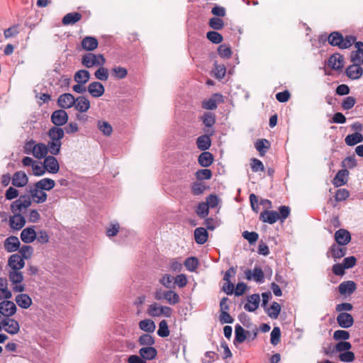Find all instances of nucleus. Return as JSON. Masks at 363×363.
<instances>
[{
  "label": "nucleus",
  "instance_id": "f257e3e1",
  "mask_svg": "<svg viewBox=\"0 0 363 363\" xmlns=\"http://www.w3.org/2000/svg\"><path fill=\"white\" fill-rule=\"evenodd\" d=\"M23 148L26 154H31L34 157L38 160L45 158L48 153L46 144L43 143H37L33 140L27 141Z\"/></svg>",
  "mask_w": 363,
  "mask_h": 363
},
{
  "label": "nucleus",
  "instance_id": "f03ea898",
  "mask_svg": "<svg viewBox=\"0 0 363 363\" xmlns=\"http://www.w3.org/2000/svg\"><path fill=\"white\" fill-rule=\"evenodd\" d=\"M106 63V59L102 54L87 53L82 56V64L86 68L103 66Z\"/></svg>",
  "mask_w": 363,
  "mask_h": 363
},
{
  "label": "nucleus",
  "instance_id": "7ed1b4c3",
  "mask_svg": "<svg viewBox=\"0 0 363 363\" xmlns=\"http://www.w3.org/2000/svg\"><path fill=\"white\" fill-rule=\"evenodd\" d=\"M8 276L14 292H23L25 290V285L23 284L24 277L21 270L8 271Z\"/></svg>",
  "mask_w": 363,
  "mask_h": 363
},
{
  "label": "nucleus",
  "instance_id": "20e7f679",
  "mask_svg": "<svg viewBox=\"0 0 363 363\" xmlns=\"http://www.w3.org/2000/svg\"><path fill=\"white\" fill-rule=\"evenodd\" d=\"M32 203L31 199L28 196H21L20 199L13 201L11 205V210L13 213H20L23 209L28 208Z\"/></svg>",
  "mask_w": 363,
  "mask_h": 363
},
{
  "label": "nucleus",
  "instance_id": "39448f33",
  "mask_svg": "<svg viewBox=\"0 0 363 363\" xmlns=\"http://www.w3.org/2000/svg\"><path fill=\"white\" fill-rule=\"evenodd\" d=\"M20 324L13 318H6L3 319L2 329L7 333L14 335L20 331Z\"/></svg>",
  "mask_w": 363,
  "mask_h": 363
},
{
  "label": "nucleus",
  "instance_id": "423d86ee",
  "mask_svg": "<svg viewBox=\"0 0 363 363\" xmlns=\"http://www.w3.org/2000/svg\"><path fill=\"white\" fill-rule=\"evenodd\" d=\"M9 271L21 270L25 267V261L19 254L11 255L8 260Z\"/></svg>",
  "mask_w": 363,
  "mask_h": 363
},
{
  "label": "nucleus",
  "instance_id": "0eeeda50",
  "mask_svg": "<svg viewBox=\"0 0 363 363\" xmlns=\"http://www.w3.org/2000/svg\"><path fill=\"white\" fill-rule=\"evenodd\" d=\"M16 304L8 299H5L0 303V313L4 317L9 318L13 315L16 312Z\"/></svg>",
  "mask_w": 363,
  "mask_h": 363
},
{
  "label": "nucleus",
  "instance_id": "6e6552de",
  "mask_svg": "<svg viewBox=\"0 0 363 363\" xmlns=\"http://www.w3.org/2000/svg\"><path fill=\"white\" fill-rule=\"evenodd\" d=\"M31 200L36 203H42L47 201L48 194L45 191L40 189H38L36 186L30 187L29 189Z\"/></svg>",
  "mask_w": 363,
  "mask_h": 363
},
{
  "label": "nucleus",
  "instance_id": "1a4fd4ad",
  "mask_svg": "<svg viewBox=\"0 0 363 363\" xmlns=\"http://www.w3.org/2000/svg\"><path fill=\"white\" fill-rule=\"evenodd\" d=\"M87 91L92 97L99 98L104 95L105 88L101 82L95 81L88 85Z\"/></svg>",
  "mask_w": 363,
  "mask_h": 363
},
{
  "label": "nucleus",
  "instance_id": "9d476101",
  "mask_svg": "<svg viewBox=\"0 0 363 363\" xmlns=\"http://www.w3.org/2000/svg\"><path fill=\"white\" fill-rule=\"evenodd\" d=\"M46 171L50 174H57L60 170V164L54 155L45 157L43 161Z\"/></svg>",
  "mask_w": 363,
  "mask_h": 363
},
{
  "label": "nucleus",
  "instance_id": "9b49d317",
  "mask_svg": "<svg viewBox=\"0 0 363 363\" xmlns=\"http://www.w3.org/2000/svg\"><path fill=\"white\" fill-rule=\"evenodd\" d=\"M354 47L356 50L351 52L350 55V61L352 63L363 64V43L362 42H357L354 43Z\"/></svg>",
  "mask_w": 363,
  "mask_h": 363
},
{
  "label": "nucleus",
  "instance_id": "f8f14e48",
  "mask_svg": "<svg viewBox=\"0 0 363 363\" xmlns=\"http://www.w3.org/2000/svg\"><path fill=\"white\" fill-rule=\"evenodd\" d=\"M51 121L55 125L61 126L67 122L68 115L65 110L59 109L52 113Z\"/></svg>",
  "mask_w": 363,
  "mask_h": 363
},
{
  "label": "nucleus",
  "instance_id": "ddd939ff",
  "mask_svg": "<svg viewBox=\"0 0 363 363\" xmlns=\"http://www.w3.org/2000/svg\"><path fill=\"white\" fill-rule=\"evenodd\" d=\"M361 65L352 63V65L348 66L346 69L347 76L352 80L359 79L363 74V69Z\"/></svg>",
  "mask_w": 363,
  "mask_h": 363
},
{
  "label": "nucleus",
  "instance_id": "4468645a",
  "mask_svg": "<svg viewBox=\"0 0 363 363\" xmlns=\"http://www.w3.org/2000/svg\"><path fill=\"white\" fill-rule=\"evenodd\" d=\"M75 98L71 94H63L58 98L57 104L62 108H69L74 106Z\"/></svg>",
  "mask_w": 363,
  "mask_h": 363
},
{
  "label": "nucleus",
  "instance_id": "2eb2a0df",
  "mask_svg": "<svg viewBox=\"0 0 363 363\" xmlns=\"http://www.w3.org/2000/svg\"><path fill=\"white\" fill-rule=\"evenodd\" d=\"M337 322L340 327L342 328H349L354 324V318L350 313H340L337 316Z\"/></svg>",
  "mask_w": 363,
  "mask_h": 363
},
{
  "label": "nucleus",
  "instance_id": "dca6fc26",
  "mask_svg": "<svg viewBox=\"0 0 363 363\" xmlns=\"http://www.w3.org/2000/svg\"><path fill=\"white\" fill-rule=\"evenodd\" d=\"M26 224L24 217L20 213H13L9 219L10 227L13 230H20Z\"/></svg>",
  "mask_w": 363,
  "mask_h": 363
},
{
  "label": "nucleus",
  "instance_id": "f3484780",
  "mask_svg": "<svg viewBox=\"0 0 363 363\" xmlns=\"http://www.w3.org/2000/svg\"><path fill=\"white\" fill-rule=\"evenodd\" d=\"M343 57L339 53H335L328 59V66L334 70H340L343 67Z\"/></svg>",
  "mask_w": 363,
  "mask_h": 363
},
{
  "label": "nucleus",
  "instance_id": "a211bd4d",
  "mask_svg": "<svg viewBox=\"0 0 363 363\" xmlns=\"http://www.w3.org/2000/svg\"><path fill=\"white\" fill-rule=\"evenodd\" d=\"M75 101L74 106L77 111L84 113L90 108V101L87 97L81 96L76 98Z\"/></svg>",
  "mask_w": 363,
  "mask_h": 363
},
{
  "label": "nucleus",
  "instance_id": "6ab92c4d",
  "mask_svg": "<svg viewBox=\"0 0 363 363\" xmlns=\"http://www.w3.org/2000/svg\"><path fill=\"white\" fill-rule=\"evenodd\" d=\"M28 182L27 174L22 171L16 172L12 178V184L17 187L25 186Z\"/></svg>",
  "mask_w": 363,
  "mask_h": 363
},
{
  "label": "nucleus",
  "instance_id": "aec40b11",
  "mask_svg": "<svg viewBox=\"0 0 363 363\" xmlns=\"http://www.w3.org/2000/svg\"><path fill=\"white\" fill-rule=\"evenodd\" d=\"M48 135L50 141L62 143L61 140L64 138L65 131L61 128L52 127L49 130Z\"/></svg>",
  "mask_w": 363,
  "mask_h": 363
},
{
  "label": "nucleus",
  "instance_id": "412c9836",
  "mask_svg": "<svg viewBox=\"0 0 363 363\" xmlns=\"http://www.w3.org/2000/svg\"><path fill=\"white\" fill-rule=\"evenodd\" d=\"M222 101V96L218 94L213 95L210 99L202 102V107L206 110H213L217 107V104Z\"/></svg>",
  "mask_w": 363,
  "mask_h": 363
},
{
  "label": "nucleus",
  "instance_id": "4be33fe9",
  "mask_svg": "<svg viewBox=\"0 0 363 363\" xmlns=\"http://www.w3.org/2000/svg\"><path fill=\"white\" fill-rule=\"evenodd\" d=\"M20 241L16 236H10L5 240L4 248L9 252H16L20 247Z\"/></svg>",
  "mask_w": 363,
  "mask_h": 363
},
{
  "label": "nucleus",
  "instance_id": "5701e85b",
  "mask_svg": "<svg viewBox=\"0 0 363 363\" xmlns=\"http://www.w3.org/2000/svg\"><path fill=\"white\" fill-rule=\"evenodd\" d=\"M335 239L339 245H345L351 240L350 233L345 229H340L335 232Z\"/></svg>",
  "mask_w": 363,
  "mask_h": 363
},
{
  "label": "nucleus",
  "instance_id": "b1692460",
  "mask_svg": "<svg viewBox=\"0 0 363 363\" xmlns=\"http://www.w3.org/2000/svg\"><path fill=\"white\" fill-rule=\"evenodd\" d=\"M246 279L248 280L254 279L255 281L262 283L264 281V273L262 269L255 267L252 271L247 270L245 272Z\"/></svg>",
  "mask_w": 363,
  "mask_h": 363
},
{
  "label": "nucleus",
  "instance_id": "393cba45",
  "mask_svg": "<svg viewBox=\"0 0 363 363\" xmlns=\"http://www.w3.org/2000/svg\"><path fill=\"white\" fill-rule=\"evenodd\" d=\"M37 233L33 228H26L21 231V239L25 243H31L35 239Z\"/></svg>",
  "mask_w": 363,
  "mask_h": 363
},
{
  "label": "nucleus",
  "instance_id": "a878e982",
  "mask_svg": "<svg viewBox=\"0 0 363 363\" xmlns=\"http://www.w3.org/2000/svg\"><path fill=\"white\" fill-rule=\"evenodd\" d=\"M279 219V215L274 211H264L260 214V220L264 223L273 224Z\"/></svg>",
  "mask_w": 363,
  "mask_h": 363
},
{
  "label": "nucleus",
  "instance_id": "bb28decb",
  "mask_svg": "<svg viewBox=\"0 0 363 363\" xmlns=\"http://www.w3.org/2000/svg\"><path fill=\"white\" fill-rule=\"evenodd\" d=\"M349 171L344 169L337 172L333 179V184L338 187L345 184L348 180Z\"/></svg>",
  "mask_w": 363,
  "mask_h": 363
},
{
  "label": "nucleus",
  "instance_id": "cd10ccee",
  "mask_svg": "<svg viewBox=\"0 0 363 363\" xmlns=\"http://www.w3.org/2000/svg\"><path fill=\"white\" fill-rule=\"evenodd\" d=\"M15 301L18 306L23 309L28 308L32 305L31 298L26 294H20L15 298Z\"/></svg>",
  "mask_w": 363,
  "mask_h": 363
},
{
  "label": "nucleus",
  "instance_id": "c85d7f7f",
  "mask_svg": "<svg viewBox=\"0 0 363 363\" xmlns=\"http://www.w3.org/2000/svg\"><path fill=\"white\" fill-rule=\"evenodd\" d=\"M139 354L146 362V360H152L156 357L157 350L155 347L146 346L140 349Z\"/></svg>",
  "mask_w": 363,
  "mask_h": 363
},
{
  "label": "nucleus",
  "instance_id": "c756f323",
  "mask_svg": "<svg viewBox=\"0 0 363 363\" xmlns=\"http://www.w3.org/2000/svg\"><path fill=\"white\" fill-rule=\"evenodd\" d=\"M34 185L36 186L38 189H40L44 191H50L55 187V182L50 178H43L35 182Z\"/></svg>",
  "mask_w": 363,
  "mask_h": 363
},
{
  "label": "nucleus",
  "instance_id": "7c9ffc66",
  "mask_svg": "<svg viewBox=\"0 0 363 363\" xmlns=\"http://www.w3.org/2000/svg\"><path fill=\"white\" fill-rule=\"evenodd\" d=\"M98 40L96 38L91 36L85 37L82 41V47L87 51H93L98 47Z\"/></svg>",
  "mask_w": 363,
  "mask_h": 363
},
{
  "label": "nucleus",
  "instance_id": "2f4dec72",
  "mask_svg": "<svg viewBox=\"0 0 363 363\" xmlns=\"http://www.w3.org/2000/svg\"><path fill=\"white\" fill-rule=\"evenodd\" d=\"M259 301V296L258 294H253L248 298L247 303L245 305L244 308L247 311L253 312L258 308Z\"/></svg>",
  "mask_w": 363,
  "mask_h": 363
},
{
  "label": "nucleus",
  "instance_id": "473e14b6",
  "mask_svg": "<svg viewBox=\"0 0 363 363\" xmlns=\"http://www.w3.org/2000/svg\"><path fill=\"white\" fill-rule=\"evenodd\" d=\"M356 290V284L352 281H343L339 285L341 294H351Z\"/></svg>",
  "mask_w": 363,
  "mask_h": 363
},
{
  "label": "nucleus",
  "instance_id": "72a5a7b5",
  "mask_svg": "<svg viewBox=\"0 0 363 363\" xmlns=\"http://www.w3.org/2000/svg\"><path fill=\"white\" fill-rule=\"evenodd\" d=\"M208 232L204 228H197L194 230L195 241L199 245L204 244L208 240Z\"/></svg>",
  "mask_w": 363,
  "mask_h": 363
},
{
  "label": "nucleus",
  "instance_id": "f704fd0d",
  "mask_svg": "<svg viewBox=\"0 0 363 363\" xmlns=\"http://www.w3.org/2000/svg\"><path fill=\"white\" fill-rule=\"evenodd\" d=\"M12 297V293L8 288L6 279L0 277V300L9 299Z\"/></svg>",
  "mask_w": 363,
  "mask_h": 363
},
{
  "label": "nucleus",
  "instance_id": "c9c22d12",
  "mask_svg": "<svg viewBox=\"0 0 363 363\" xmlns=\"http://www.w3.org/2000/svg\"><path fill=\"white\" fill-rule=\"evenodd\" d=\"M198 162L201 167H208L213 163V156L209 152H203L199 156Z\"/></svg>",
  "mask_w": 363,
  "mask_h": 363
},
{
  "label": "nucleus",
  "instance_id": "e433bc0d",
  "mask_svg": "<svg viewBox=\"0 0 363 363\" xmlns=\"http://www.w3.org/2000/svg\"><path fill=\"white\" fill-rule=\"evenodd\" d=\"M90 76L91 75L89 71L86 69H80L75 73L74 79L78 84H85L89 82Z\"/></svg>",
  "mask_w": 363,
  "mask_h": 363
},
{
  "label": "nucleus",
  "instance_id": "4c0bfd02",
  "mask_svg": "<svg viewBox=\"0 0 363 363\" xmlns=\"http://www.w3.org/2000/svg\"><path fill=\"white\" fill-rule=\"evenodd\" d=\"M345 143L349 146L355 145L363 141V135L360 133L348 135L345 139Z\"/></svg>",
  "mask_w": 363,
  "mask_h": 363
},
{
  "label": "nucleus",
  "instance_id": "58836bf2",
  "mask_svg": "<svg viewBox=\"0 0 363 363\" xmlns=\"http://www.w3.org/2000/svg\"><path fill=\"white\" fill-rule=\"evenodd\" d=\"M211 144V141L209 135H204L199 137L196 140V145L199 150H208Z\"/></svg>",
  "mask_w": 363,
  "mask_h": 363
},
{
  "label": "nucleus",
  "instance_id": "ea45409f",
  "mask_svg": "<svg viewBox=\"0 0 363 363\" xmlns=\"http://www.w3.org/2000/svg\"><path fill=\"white\" fill-rule=\"evenodd\" d=\"M82 18V15L79 13L74 12L66 14L63 19L62 23L64 25L74 24Z\"/></svg>",
  "mask_w": 363,
  "mask_h": 363
},
{
  "label": "nucleus",
  "instance_id": "a19ab883",
  "mask_svg": "<svg viewBox=\"0 0 363 363\" xmlns=\"http://www.w3.org/2000/svg\"><path fill=\"white\" fill-rule=\"evenodd\" d=\"M139 328L146 333H152L156 328V325L153 320L150 319H145L139 323Z\"/></svg>",
  "mask_w": 363,
  "mask_h": 363
},
{
  "label": "nucleus",
  "instance_id": "79ce46f5",
  "mask_svg": "<svg viewBox=\"0 0 363 363\" xmlns=\"http://www.w3.org/2000/svg\"><path fill=\"white\" fill-rule=\"evenodd\" d=\"M97 128L105 136H110L113 133L111 125L105 121H98Z\"/></svg>",
  "mask_w": 363,
  "mask_h": 363
},
{
  "label": "nucleus",
  "instance_id": "37998d69",
  "mask_svg": "<svg viewBox=\"0 0 363 363\" xmlns=\"http://www.w3.org/2000/svg\"><path fill=\"white\" fill-rule=\"evenodd\" d=\"M164 298L171 305H175L179 302V296L173 291H167L163 293Z\"/></svg>",
  "mask_w": 363,
  "mask_h": 363
},
{
  "label": "nucleus",
  "instance_id": "c03bdc74",
  "mask_svg": "<svg viewBox=\"0 0 363 363\" xmlns=\"http://www.w3.org/2000/svg\"><path fill=\"white\" fill-rule=\"evenodd\" d=\"M342 35L338 32H333L328 36V42L333 46H338L341 48Z\"/></svg>",
  "mask_w": 363,
  "mask_h": 363
},
{
  "label": "nucleus",
  "instance_id": "a18cd8bd",
  "mask_svg": "<svg viewBox=\"0 0 363 363\" xmlns=\"http://www.w3.org/2000/svg\"><path fill=\"white\" fill-rule=\"evenodd\" d=\"M47 145L48 151L52 155H57L60 152L62 143L48 141Z\"/></svg>",
  "mask_w": 363,
  "mask_h": 363
},
{
  "label": "nucleus",
  "instance_id": "49530a36",
  "mask_svg": "<svg viewBox=\"0 0 363 363\" xmlns=\"http://www.w3.org/2000/svg\"><path fill=\"white\" fill-rule=\"evenodd\" d=\"M99 68L95 72V77L100 81H106L108 79V69L103 66H99Z\"/></svg>",
  "mask_w": 363,
  "mask_h": 363
},
{
  "label": "nucleus",
  "instance_id": "de8ad7c7",
  "mask_svg": "<svg viewBox=\"0 0 363 363\" xmlns=\"http://www.w3.org/2000/svg\"><path fill=\"white\" fill-rule=\"evenodd\" d=\"M191 189L194 195L199 196L204 193L206 189V186L201 182H196L191 184Z\"/></svg>",
  "mask_w": 363,
  "mask_h": 363
},
{
  "label": "nucleus",
  "instance_id": "09e8293b",
  "mask_svg": "<svg viewBox=\"0 0 363 363\" xmlns=\"http://www.w3.org/2000/svg\"><path fill=\"white\" fill-rule=\"evenodd\" d=\"M280 305L277 302H274L267 309V314L271 318L276 319L278 318L280 313Z\"/></svg>",
  "mask_w": 363,
  "mask_h": 363
},
{
  "label": "nucleus",
  "instance_id": "8fccbe9b",
  "mask_svg": "<svg viewBox=\"0 0 363 363\" xmlns=\"http://www.w3.org/2000/svg\"><path fill=\"white\" fill-rule=\"evenodd\" d=\"M255 147L259 152L261 155H263L266 150L269 148V143L266 139L258 140L255 143Z\"/></svg>",
  "mask_w": 363,
  "mask_h": 363
},
{
  "label": "nucleus",
  "instance_id": "3c124183",
  "mask_svg": "<svg viewBox=\"0 0 363 363\" xmlns=\"http://www.w3.org/2000/svg\"><path fill=\"white\" fill-rule=\"evenodd\" d=\"M33 174L36 177H41L45 174L46 169L44 164V162L40 163L38 162H35V164H33V166L32 167Z\"/></svg>",
  "mask_w": 363,
  "mask_h": 363
},
{
  "label": "nucleus",
  "instance_id": "603ef678",
  "mask_svg": "<svg viewBox=\"0 0 363 363\" xmlns=\"http://www.w3.org/2000/svg\"><path fill=\"white\" fill-rule=\"evenodd\" d=\"M33 253V248L30 245H23L19 250V255L21 256L23 259H30Z\"/></svg>",
  "mask_w": 363,
  "mask_h": 363
},
{
  "label": "nucleus",
  "instance_id": "864d4df0",
  "mask_svg": "<svg viewBox=\"0 0 363 363\" xmlns=\"http://www.w3.org/2000/svg\"><path fill=\"white\" fill-rule=\"evenodd\" d=\"M184 264L189 271L194 272L199 266V261L196 257H191L185 260Z\"/></svg>",
  "mask_w": 363,
  "mask_h": 363
},
{
  "label": "nucleus",
  "instance_id": "5fc2aeb1",
  "mask_svg": "<svg viewBox=\"0 0 363 363\" xmlns=\"http://www.w3.org/2000/svg\"><path fill=\"white\" fill-rule=\"evenodd\" d=\"M160 308L161 305L157 303H153L150 304L147 308V313L152 317H160Z\"/></svg>",
  "mask_w": 363,
  "mask_h": 363
},
{
  "label": "nucleus",
  "instance_id": "6e6d98bb",
  "mask_svg": "<svg viewBox=\"0 0 363 363\" xmlns=\"http://www.w3.org/2000/svg\"><path fill=\"white\" fill-rule=\"evenodd\" d=\"M235 341L241 343L246 339L245 330L239 325L235 328Z\"/></svg>",
  "mask_w": 363,
  "mask_h": 363
},
{
  "label": "nucleus",
  "instance_id": "4d7b16f0",
  "mask_svg": "<svg viewBox=\"0 0 363 363\" xmlns=\"http://www.w3.org/2000/svg\"><path fill=\"white\" fill-rule=\"evenodd\" d=\"M218 55L223 58H230L232 55V50L230 48L225 45L222 44L218 48Z\"/></svg>",
  "mask_w": 363,
  "mask_h": 363
},
{
  "label": "nucleus",
  "instance_id": "13d9d810",
  "mask_svg": "<svg viewBox=\"0 0 363 363\" xmlns=\"http://www.w3.org/2000/svg\"><path fill=\"white\" fill-rule=\"evenodd\" d=\"M206 202L209 208H214L219 206L220 199L217 195L211 194L206 198Z\"/></svg>",
  "mask_w": 363,
  "mask_h": 363
},
{
  "label": "nucleus",
  "instance_id": "bf43d9fd",
  "mask_svg": "<svg viewBox=\"0 0 363 363\" xmlns=\"http://www.w3.org/2000/svg\"><path fill=\"white\" fill-rule=\"evenodd\" d=\"M195 176L198 180L210 179L212 177V172L208 169H202L196 171Z\"/></svg>",
  "mask_w": 363,
  "mask_h": 363
},
{
  "label": "nucleus",
  "instance_id": "052dcab7",
  "mask_svg": "<svg viewBox=\"0 0 363 363\" xmlns=\"http://www.w3.org/2000/svg\"><path fill=\"white\" fill-rule=\"evenodd\" d=\"M157 335L162 337L169 336V330L168 325L166 320H163L159 323V329L157 330Z\"/></svg>",
  "mask_w": 363,
  "mask_h": 363
},
{
  "label": "nucleus",
  "instance_id": "680f3d73",
  "mask_svg": "<svg viewBox=\"0 0 363 363\" xmlns=\"http://www.w3.org/2000/svg\"><path fill=\"white\" fill-rule=\"evenodd\" d=\"M139 344L140 345L146 346H152L155 343V340L149 334H143L142 335L138 340Z\"/></svg>",
  "mask_w": 363,
  "mask_h": 363
},
{
  "label": "nucleus",
  "instance_id": "e2e57ef3",
  "mask_svg": "<svg viewBox=\"0 0 363 363\" xmlns=\"http://www.w3.org/2000/svg\"><path fill=\"white\" fill-rule=\"evenodd\" d=\"M209 208L206 202H201L198 205L196 213L201 218H205L208 215Z\"/></svg>",
  "mask_w": 363,
  "mask_h": 363
},
{
  "label": "nucleus",
  "instance_id": "0e129e2a",
  "mask_svg": "<svg viewBox=\"0 0 363 363\" xmlns=\"http://www.w3.org/2000/svg\"><path fill=\"white\" fill-rule=\"evenodd\" d=\"M207 38L213 43L218 44L223 41V36L216 31H209L206 34Z\"/></svg>",
  "mask_w": 363,
  "mask_h": 363
},
{
  "label": "nucleus",
  "instance_id": "69168bd1",
  "mask_svg": "<svg viewBox=\"0 0 363 363\" xmlns=\"http://www.w3.org/2000/svg\"><path fill=\"white\" fill-rule=\"evenodd\" d=\"M112 74L117 79H124L128 74V71L125 68L118 66L112 69Z\"/></svg>",
  "mask_w": 363,
  "mask_h": 363
},
{
  "label": "nucleus",
  "instance_id": "338daca9",
  "mask_svg": "<svg viewBox=\"0 0 363 363\" xmlns=\"http://www.w3.org/2000/svg\"><path fill=\"white\" fill-rule=\"evenodd\" d=\"M203 124L206 127H212L216 123L215 115L212 113H206L202 117Z\"/></svg>",
  "mask_w": 363,
  "mask_h": 363
},
{
  "label": "nucleus",
  "instance_id": "774afa93",
  "mask_svg": "<svg viewBox=\"0 0 363 363\" xmlns=\"http://www.w3.org/2000/svg\"><path fill=\"white\" fill-rule=\"evenodd\" d=\"M213 72L216 78L223 79L225 75L226 69L223 65H218L217 63H215Z\"/></svg>",
  "mask_w": 363,
  "mask_h": 363
}]
</instances>
